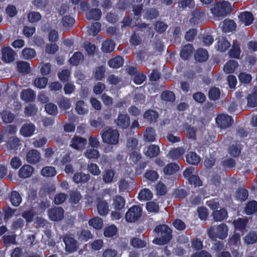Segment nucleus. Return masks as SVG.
<instances>
[{"label":"nucleus","mask_w":257,"mask_h":257,"mask_svg":"<svg viewBox=\"0 0 257 257\" xmlns=\"http://www.w3.org/2000/svg\"><path fill=\"white\" fill-rule=\"evenodd\" d=\"M154 231L158 234V237L153 240L157 244L164 245L169 242L172 238V230L166 224L157 225Z\"/></svg>","instance_id":"1"},{"label":"nucleus","mask_w":257,"mask_h":257,"mask_svg":"<svg viewBox=\"0 0 257 257\" xmlns=\"http://www.w3.org/2000/svg\"><path fill=\"white\" fill-rule=\"evenodd\" d=\"M210 11L214 17L223 18L232 12V8L228 2H218L212 6Z\"/></svg>","instance_id":"2"},{"label":"nucleus","mask_w":257,"mask_h":257,"mask_svg":"<svg viewBox=\"0 0 257 257\" xmlns=\"http://www.w3.org/2000/svg\"><path fill=\"white\" fill-rule=\"evenodd\" d=\"M119 134L117 130L108 128L101 134L103 143L107 144L115 145L118 143Z\"/></svg>","instance_id":"3"},{"label":"nucleus","mask_w":257,"mask_h":257,"mask_svg":"<svg viewBox=\"0 0 257 257\" xmlns=\"http://www.w3.org/2000/svg\"><path fill=\"white\" fill-rule=\"evenodd\" d=\"M142 208L139 205H134L125 213V219L127 222H134L141 218Z\"/></svg>","instance_id":"4"},{"label":"nucleus","mask_w":257,"mask_h":257,"mask_svg":"<svg viewBox=\"0 0 257 257\" xmlns=\"http://www.w3.org/2000/svg\"><path fill=\"white\" fill-rule=\"evenodd\" d=\"M216 122L218 126L221 129H225L230 127L233 120L231 116L225 114L218 115L216 118Z\"/></svg>","instance_id":"5"},{"label":"nucleus","mask_w":257,"mask_h":257,"mask_svg":"<svg viewBox=\"0 0 257 257\" xmlns=\"http://www.w3.org/2000/svg\"><path fill=\"white\" fill-rule=\"evenodd\" d=\"M63 241L65 244V249L67 251L72 252L77 249V241L72 235L65 234L63 235Z\"/></svg>","instance_id":"6"},{"label":"nucleus","mask_w":257,"mask_h":257,"mask_svg":"<svg viewBox=\"0 0 257 257\" xmlns=\"http://www.w3.org/2000/svg\"><path fill=\"white\" fill-rule=\"evenodd\" d=\"M64 209L61 207H55L48 210V215L50 220L59 221L64 218Z\"/></svg>","instance_id":"7"},{"label":"nucleus","mask_w":257,"mask_h":257,"mask_svg":"<svg viewBox=\"0 0 257 257\" xmlns=\"http://www.w3.org/2000/svg\"><path fill=\"white\" fill-rule=\"evenodd\" d=\"M114 122L119 128H126L130 125V118L127 114L119 113Z\"/></svg>","instance_id":"8"},{"label":"nucleus","mask_w":257,"mask_h":257,"mask_svg":"<svg viewBox=\"0 0 257 257\" xmlns=\"http://www.w3.org/2000/svg\"><path fill=\"white\" fill-rule=\"evenodd\" d=\"M2 59L6 63H11L15 59L16 52L10 47H5L2 49Z\"/></svg>","instance_id":"9"},{"label":"nucleus","mask_w":257,"mask_h":257,"mask_svg":"<svg viewBox=\"0 0 257 257\" xmlns=\"http://www.w3.org/2000/svg\"><path fill=\"white\" fill-rule=\"evenodd\" d=\"M41 155L37 150L32 149L28 152L26 155V159L30 164H35L40 161Z\"/></svg>","instance_id":"10"},{"label":"nucleus","mask_w":257,"mask_h":257,"mask_svg":"<svg viewBox=\"0 0 257 257\" xmlns=\"http://www.w3.org/2000/svg\"><path fill=\"white\" fill-rule=\"evenodd\" d=\"M87 144V140L85 138L75 136L71 141L70 146L77 150H82Z\"/></svg>","instance_id":"11"},{"label":"nucleus","mask_w":257,"mask_h":257,"mask_svg":"<svg viewBox=\"0 0 257 257\" xmlns=\"http://www.w3.org/2000/svg\"><path fill=\"white\" fill-rule=\"evenodd\" d=\"M97 209L98 214L101 216H105L109 211L108 203L104 200L100 198L97 199Z\"/></svg>","instance_id":"12"},{"label":"nucleus","mask_w":257,"mask_h":257,"mask_svg":"<svg viewBox=\"0 0 257 257\" xmlns=\"http://www.w3.org/2000/svg\"><path fill=\"white\" fill-rule=\"evenodd\" d=\"M102 13L99 9H91L85 13V18L88 20L98 21L101 17Z\"/></svg>","instance_id":"13"},{"label":"nucleus","mask_w":257,"mask_h":257,"mask_svg":"<svg viewBox=\"0 0 257 257\" xmlns=\"http://www.w3.org/2000/svg\"><path fill=\"white\" fill-rule=\"evenodd\" d=\"M35 130V126L34 124L32 123H26L22 125L20 133L25 137H29L33 134Z\"/></svg>","instance_id":"14"},{"label":"nucleus","mask_w":257,"mask_h":257,"mask_svg":"<svg viewBox=\"0 0 257 257\" xmlns=\"http://www.w3.org/2000/svg\"><path fill=\"white\" fill-rule=\"evenodd\" d=\"M143 137L146 142H154L156 139L157 134L154 128L147 127L144 132Z\"/></svg>","instance_id":"15"},{"label":"nucleus","mask_w":257,"mask_h":257,"mask_svg":"<svg viewBox=\"0 0 257 257\" xmlns=\"http://www.w3.org/2000/svg\"><path fill=\"white\" fill-rule=\"evenodd\" d=\"M160 150L158 146L155 145H151L147 148L144 153L146 156L150 158L156 157L160 154Z\"/></svg>","instance_id":"16"},{"label":"nucleus","mask_w":257,"mask_h":257,"mask_svg":"<svg viewBox=\"0 0 257 257\" xmlns=\"http://www.w3.org/2000/svg\"><path fill=\"white\" fill-rule=\"evenodd\" d=\"M21 97L25 101L31 102L35 100L36 94L32 89H24L21 93Z\"/></svg>","instance_id":"17"},{"label":"nucleus","mask_w":257,"mask_h":257,"mask_svg":"<svg viewBox=\"0 0 257 257\" xmlns=\"http://www.w3.org/2000/svg\"><path fill=\"white\" fill-rule=\"evenodd\" d=\"M33 171V168L31 165H25L19 170V176L24 179L30 177Z\"/></svg>","instance_id":"18"},{"label":"nucleus","mask_w":257,"mask_h":257,"mask_svg":"<svg viewBox=\"0 0 257 257\" xmlns=\"http://www.w3.org/2000/svg\"><path fill=\"white\" fill-rule=\"evenodd\" d=\"M89 179V174H85L83 172H77L74 174L73 177V181L77 184L86 183Z\"/></svg>","instance_id":"19"},{"label":"nucleus","mask_w":257,"mask_h":257,"mask_svg":"<svg viewBox=\"0 0 257 257\" xmlns=\"http://www.w3.org/2000/svg\"><path fill=\"white\" fill-rule=\"evenodd\" d=\"M212 216L215 221H221L227 218L228 213L225 209L222 208L214 211L212 213Z\"/></svg>","instance_id":"20"},{"label":"nucleus","mask_w":257,"mask_h":257,"mask_svg":"<svg viewBox=\"0 0 257 257\" xmlns=\"http://www.w3.org/2000/svg\"><path fill=\"white\" fill-rule=\"evenodd\" d=\"M21 145V140L17 137H10L6 144V147L9 150H17L19 146Z\"/></svg>","instance_id":"21"},{"label":"nucleus","mask_w":257,"mask_h":257,"mask_svg":"<svg viewBox=\"0 0 257 257\" xmlns=\"http://www.w3.org/2000/svg\"><path fill=\"white\" fill-rule=\"evenodd\" d=\"M185 150L183 147H178L172 149L168 153V156L173 160L180 158L185 153Z\"/></svg>","instance_id":"22"},{"label":"nucleus","mask_w":257,"mask_h":257,"mask_svg":"<svg viewBox=\"0 0 257 257\" xmlns=\"http://www.w3.org/2000/svg\"><path fill=\"white\" fill-rule=\"evenodd\" d=\"M238 17L240 21L246 26L251 24L253 20V15L251 13L248 12L241 13Z\"/></svg>","instance_id":"23"},{"label":"nucleus","mask_w":257,"mask_h":257,"mask_svg":"<svg viewBox=\"0 0 257 257\" xmlns=\"http://www.w3.org/2000/svg\"><path fill=\"white\" fill-rule=\"evenodd\" d=\"M158 117V113L152 109L146 111L144 114V118L150 123L156 122Z\"/></svg>","instance_id":"24"},{"label":"nucleus","mask_w":257,"mask_h":257,"mask_svg":"<svg viewBox=\"0 0 257 257\" xmlns=\"http://www.w3.org/2000/svg\"><path fill=\"white\" fill-rule=\"evenodd\" d=\"M216 238L224 239L227 236L228 227L225 223H221L216 227Z\"/></svg>","instance_id":"25"},{"label":"nucleus","mask_w":257,"mask_h":257,"mask_svg":"<svg viewBox=\"0 0 257 257\" xmlns=\"http://www.w3.org/2000/svg\"><path fill=\"white\" fill-rule=\"evenodd\" d=\"M186 158L187 163L193 165H198L201 160L200 157L193 152L188 153L186 156Z\"/></svg>","instance_id":"26"},{"label":"nucleus","mask_w":257,"mask_h":257,"mask_svg":"<svg viewBox=\"0 0 257 257\" xmlns=\"http://www.w3.org/2000/svg\"><path fill=\"white\" fill-rule=\"evenodd\" d=\"M193 51L194 49L193 46L191 44H187L182 48L180 53V56L182 58L187 59L192 55Z\"/></svg>","instance_id":"27"},{"label":"nucleus","mask_w":257,"mask_h":257,"mask_svg":"<svg viewBox=\"0 0 257 257\" xmlns=\"http://www.w3.org/2000/svg\"><path fill=\"white\" fill-rule=\"evenodd\" d=\"M208 58V52L204 49H198L195 54V60L198 62H204L207 60Z\"/></svg>","instance_id":"28"},{"label":"nucleus","mask_w":257,"mask_h":257,"mask_svg":"<svg viewBox=\"0 0 257 257\" xmlns=\"http://www.w3.org/2000/svg\"><path fill=\"white\" fill-rule=\"evenodd\" d=\"M114 174L115 173L113 170H105L102 175L103 182L107 184L112 182Z\"/></svg>","instance_id":"29"},{"label":"nucleus","mask_w":257,"mask_h":257,"mask_svg":"<svg viewBox=\"0 0 257 257\" xmlns=\"http://www.w3.org/2000/svg\"><path fill=\"white\" fill-rule=\"evenodd\" d=\"M17 70L21 73L24 74H28L30 72V67L29 63L25 61L18 62Z\"/></svg>","instance_id":"30"},{"label":"nucleus","mask_w":257,"mask_h":257,"mask_svg":"<svg viewBox=\"0 0 257 257\" xmlns=\"http://www.w3.org/2000/svg\"><path fill=\"white\" fill-rule=\"evenodd\" d=\"M78 239L80 240L87 241L89 239H93L94 237L93 235L91 233V231L89 230L82 229L81 230L77 232Z\"/></svg>","instance_id":"31"},{"label":"nucleus","mask_w":257,"mask_h":257,"mask_svg":"<svg viewBox=\"0 0 257 257\" xmlns=\"http://www.w3.org/2000/svg\"><path fill=\"white\" fill-rule=\"evenodd\" d=\"M125 204V200L120 196H116L113 199V205L116 210H122L124 208Z\"/></svg>","instance_id":"32"},{"label":"nucleus","mask_w":257,"mask_h":257,"mask_svg":"<svg viewBox=\"0 0 257 257\" xmlns=\"http://www.w3.org/2000/svg\"><path fill=\"white\" fill-rule=\"evenodd\" d=\"M238 66V63L235 60H229L223 67V70L226 73H231L234 72Z\"/></svg>","instance_id":"33"},{"label":"nucleus","mask_w":257,"mask_h":257,"mask_svg":"<svg viewBox=\"0 0 257 257\" xmlns=\"http://www.w3.org/2000/svg\"><path fill=\"white\" fill-rule=\"evenodd\" d=\"M88 224L96 229H100L103 225L102 219L98 216L90 219L88 221Z\"/></svg>","instance_id":"34"},{"label":"nucleus","mask_w":257,"mask_h":257,"mask_svg":"<svg viewBox=\"0 0 257 257\" xmlns=\"http://www.w3.org/2000/svg\"><path fill=\"white\" fill-rule=\"evenodd\" d=\"M10 198L12 204L15 206H19L22 202L21 196L20 194L16 191L11 192Z\"/></svg>","instance_id":"35"},{"label":"nucleus","mask_w":257,"mask_h":257,"mask_svg":"<svg viewBox=\"0 0 257 257\" xmlns=\"http://www.w3.org/2000/svg\"><path fill=\"white\" fill-rule=\"evenodd\" d=\"M123 64V58L119 56L110 59L108 62V65L112 68H116L120 67Z\"/></svg>","instance_id":"36"},{"label":"nucleus","mask_w":257,"mask_h":257,"mask_svg":"<svg viewBox=\"0 0 257 257\" xmlns=\"http://www.w3.org/2000/svg\"><path fill=\"white\" fill-rule=\"evenodd\" d=\"M114 47L115 43L113 41L107 40L103 42L101 50L104 53H110L114 50Z\"/></svg>","instance_id":"37"},{"label":"nucleus","mask_w":257,"mask_h":257,"mask_svg":"<svg viewBox=\"0 0 257 257\" xmlns=\"http://www.w3.org/2000/svg\"><path fill=\"white\" fill-rule=\"evenodd\" d=\"M247 106L254 107L257 106V88L247 97Z\"/></svg>","instance_id":"38"},{"label":"nucleus","mask_w":257,"mask_h":257,"mask_svg":"<svg viewBox=\"0 0 257 257\" xmlns=\"http://www.w3.org/2000/svg\"><path fill=\"white\" fill-rule=\"evenodd\" d=\"M179 169V166L176 163H170L164 168V172L166 175H172L175 173Z\"/></svg>","instance_id":"39"},{"label":"nucleus","mask_w":257,"mask_h":257,"mask_svg":"<svg viewBox=\"0 0 257 257\" xmlns=\"http://www.w3.org/2000/svg\"><path fill=\"white\" fill-rule=\"evenodd\" d=\"M256 211L257 202L254 200L249 201L244 208V211L248 215L252 214Z\"/></svg>","instance_id":"40"},{"label":"nucleus","mask_w":257,"mask_h":257,"mask_svg":"<svg viewBox=\"0 0 257 257\" xmlns=\"http://www.w3.org/2000/svg\"><path fill=\"white\" fill-rule=\"evenodd\" d=\"M57 173L56 170L54 167L47 166L43 168L41 170L42 176L46 177H52Z\"/></svg>","instance_id":"41"},{"label":"nucleus","mask_w":257,"mask_h":257,"mask_svg":"<svg viewBox=\"0 0 257 257\" xmlns=\"http://www.w3.org/2000/svg\"><path fill=\"white\" fill-rule=\"evenodd\" d=\"M22 55L24 59H31L36 56V53L34 49L25 48L22 51Z\"/></svg>","instance_id":"42"},{"label":"nucleus","mask_w":257,"mask_h":257,"mask_svg":"<svg viewBox=\"0 0 257 257\" xmlns=\"http://www.w3.org/2000/svg\"><path fill=\"white\" fill-rule=\"evenodd\" d=\"M153 197L152 192L148 189L142 190L139 194V199L141 200H149Z\"/></svg>","instance_id":"43"},{"label":"nucleus","mask_w":257,"mask_h":257,"mask_svg":"<svg viewBox=\"0 0 257 257\" xmlns=\"http://www.w3.org/2000/svg\"><path fill=\"white\" fill-rule=\"evenodd\" d=\"M83 60V55L80 52H75L72 57L69 59V62L71 64L73 65H77L79 63Z\"/></svg>","instance_id":"44"},{"label":"nucleus","mask_w":257,"mask_h":257,"mask_svg":"<svg viewBox=\"0 0 257 257\" xmlns=\"http://www.w3.org/2000/svg\"><path fill=\"white\" fill-rule=\"evenodd\" d=\"M75 110L80 115L87 113L88 109L85 107V102L83 100H79L76 103Z\"/></svg>","instance_id":"45"},{"label":"nucleus","mask_w":257,"mask_h":257,"mask_svg":"<svg viewBox=\"0 0 257 257\" xmlns=\"http://www.w3.org/2000/svg\"><path fill=\"white\" fill-rule=\"evenodd\" d=\"M105 69L104 66H101L95 68L94 71V77L97 80H101L104 76Z\"/></svg>","instance_id":"46"},{"label":"nucleus","mask_w":257,"mask_h":257,"mask_svg":"<svg viewBox=\"0 0 257 257\" xmlns=\"http://www.w3.org/2000/svg\"><path fill=\"white\" fill-rule=\"evenodd\" d=\"M84 155L89 159H96L99 157L100 154L97 150L93 148L87 149L85 152Z\"/></svg>","instance_id":"47"},{"label":"nucleus","mask_w":257,"mask_h":257,"mask_svg":"<svg viewBox=\"0 0 257 257\" xmlns=\"http://www.w3.org/2000/svg\"><path fill=\"white\" fill-rule=\"evenodd\" d=\"M240 51L238 44H233L231 49L228 53L229 56L231 58H239Z\"/></svg>","instance_id":"48"},{"label":"nucleus","mask_w":257,"mask_h":257,"mask_svg":"<svg viewBox=\"0 0 257 257\" xmlns=\"http://www.w3.org/2000/svg\"><path fill=\"white\" fill-rule=\"evenodd\" d=\"M230 46V44L225 38L219 40L218 43V50L220 52L225 51Z\"/></svg>","instance_id":"49"},{"label":"nucleus","mask_w":257,"mask_h":257,"mask_svg":"<svg viewBox=\"0 0 257 257\" xmlns=\"http://www.w3.org/2000/svg\"><path fill=\"white\" fill-rule=\"evenodd\" d=\"M61 23L64 27L69 28L74 25L75 20L70 16H65L62 18Z\"/></svg>","instance_id":"50"},{"label":"nucleus","mask_w":257,"mask_h":257,"mask_svg":"<svg viewBox=\"0 0 257 257\" xmlns=\"http://www.w3.org/2000/svg\"><path fill=\"white\" fill-rule=\"evenodd\" d=\"M220 90L216 87L210 88L208 92V97L210 100H216L218 99L220 97Z\"/></svg>","instance_id":"51"},{"label":"nucleus","mask_w":257,"mask_h":257,"mask_svg":"<svg viewBox=\"0 0 257 257\" xmlns=\"http://www.w3.org/2000/svg\"><path fill=\"white\" fill-rule=\"evenodd\" d=\"M35 215V212L33 209H29L22 214V217L26 219L27 222L32 221Z\"/></svg>","instance_id":"52"},{"label":"nucleus","mask_w":257,"mask_h":257,"mask_svg":"<svg viewBox=\"0 0 257 257\" xmlns=\"http://www.w3.org/2000/svg\"><path fill=\"white\" fill-rule=\"evenodd\" d=\"M161 98L165 101L173 102L175 100V95L172 91H165L162 93Z\"/></svg>","instance_id":"53"},{"label":"nucleus","mask_w":257,"mask_h":257,"mask_svg":"<svg viewBox=\"0 0 257 257\" xmlns=\"http://www.w3.org/2000/svg\"><path fill=\"white\" fill-rule=\"evenodd\" d=\"M204 12L201 9H197L195 10L192 12V18L190 19V22L192 23L197 22L200 19V18L202 17L204 15Z\"/></svg>","instance_id":"54"},{"label":"nucleus","mask_w":257,"mask_h":257,"mask_svg":"<svg viewBox=\"0 0 257 257\" xmlns=\"http://www.w3.org/2000/svg\"><path fill=\"white\" fill-rule=\"evenodd\" d=\"M247 221L248 219L246 218H239L237 220H234L233 223L235 228L241 229H244L245 227Z\"/></svg>","instance_id":"55"},{"label":"nucleus","mask_w":257,"mask_h":257,"mask_svg":"<svg viewBox=\"0 0 257 257\" xmlns=\"http://www.w3.org/2000/svg\"><path fill=\"white\" fill-rule=\"evenodd\" d=\"M235 197L240 201L245 200L248 197V191L244 188L239 189L235 194Z\"/></svg>","instance_id":"56"},{"label":"nucleus","mask_w":257,"mask_h":257,"mask_svg":"<svg viewBox=\"0 0 257 257\" xmlns=\"http://www.w3.org/2000/svg\"><path fill=\"white\" fill-rule=\"evenodd\" d=\"M235 24L232 20H225L223 22V28L225 31H232L235 30Z\"/></svg>","instance_id":"57"},{"label":"nucleus","mask_w":257,"mask_h":257,"mask_svg":"<svg viewBox=\"0 0 257 257\" xmlns=\"http://www.w3.org/2000/svg\"><path fill=\"white\" fill-rule=\"evenodd\" d=\"M241 152V147L239 145L233 144L229 148L228 152L234 157L238 156Z\"/></svg>","instance_id":"58"},{"label":"nucleus","mask_w":257,"mask_h":257,"mask_svg":"<svg viewBox=\"0 0 257 257\" xmlns=\"http://www.w3.org/2000/svg\"><path fill=\"white\" fill-rule=\"evenodd\" d=\"M41 19V15L38 12H32L28 14V19L30 23H36Z\"/></svg>","instance_id":"59"},{"label":"nucleus","mask_w":257,"mask_h":257,"mask_svg":"<svg viewBox=\"0 0 257 257\" xmlns=\"http://www.w3.org/2000/svg\"><path fill=\"white\" fill-rule=\"evenodd\" d=\"M58 104L60 108H63L64 110L69 109L71 106L70 99L64 97L60 99Z\"/></svg>","instance_id":"60"},{"label":"nucleus","mask_w":257,"mask_h":257,"mask_svg":"<svg viewBox=\"0 0 257 257\" xmlns=\"http://www.w3.org/2000/svg\"><path fill=\"white\" fill-rule=\"evenodd\" d=\"M117 230V228L114 225H110L105 228L104 235L107 237H112L116 233Z\"/></svg>","instance_id":"61"},{"label":"nucleus","mask_w":257,"mask_h":257,"mask_svg":"<svg viewBox=\"0 0 257 257\" xmlns=\"http://www.w3.org/2000/svg\"><path fill=\"white\" fill-rule=\"evenodd\" d=\"M48 83V79L46 77H41L36 79L34 81V85L39 88H44Z\"/></svg>","instance_id":"62"},{"label":"nucleus","mask_w":257,"mask_h":257,"mask_svg":"<svg viewBox=\"0 0 257 257\" xmlns=\"http://www.w3.org/2000/svg\"><path fill=\"white\" fill-rule=\"evenodd\" d=\"M146 242L137 237L133 238L131 241V244L136 248H143L146 246Z\"/></svg>","instance_id":"63"},{"label":"nucleus","mask_w":257,"mask_h":257,"mask_svg":"<svg viewBox=\"0 0 257 257\" xmlns=\"http://www.w3.org/2000/svg\"><path fill=\"white\" fill-rule=\"evenodd\" d=\"M244 240L247 244L254 243L257 241V234L254 232H249L245 236Z\"/></svg>","instance_id":"64"}]
</instances>
